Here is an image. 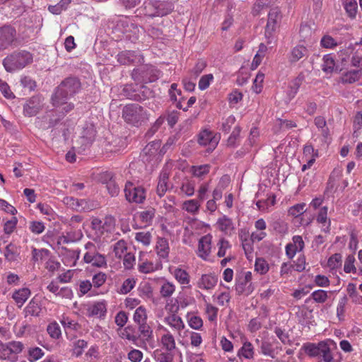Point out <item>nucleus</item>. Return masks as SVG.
<instances>
[{"label": "nucleus", "mask_w": 362, "mask_h": 362, "mask_svg": "<svg viewBox=\"0 0 362 362\" xmlns=\"http://www.w3.org/2000/svg\"><path fill=\"white\" fill-rule=\"evenodd\" d=\"M81 88V83L76 78L70 77L63 81L58 86L52 98L54 106H59L64 103V100H67L76 94Z\"/></svg>", "instance_id": "f257e3e1"}, {"label": "nucleus", "mask_w": 362, "mask_h": 362, "mask_svg": "<svg viewBox=\"0 0 362 362\" xmlns=\"http://www.w3.org/2000/svg\"><path fill=\"white\" fill-rule=\"evenodd\" d=\"M33 54L26 50L15 51L3 60V65L8 72L21 70L33 62Z\"/></svg>", "instance_id": "f03ea898"}, {"label": "nucleus", "mask_w": 362, "mask_h": 362, "mask_svg": "<svg viewBox=\"0 0 362 362\" xmlns=\"http://www.w3.org/2000/svg\"><path fill=\"white\" fill-rule=\"evenodd\" d=\"M122 117L128 124L139 127L148 119V114L141 105L129 104L123 107Z\"/></svg>", "instance_id": "7ed1b4c3"}, {"label": "nucleus", "mask_w": 362, "mask_h": 362, "mask_svg": "<svg viewBox=\"0 0 362 362\" xmlns=\"http://www.w3.org/2000/svg\"><path fill=\"white\" fill-rule=\"evenodd\" d=\"M144 14L151 18L168 15L173 10L171 3L151 0L144 3Z\"/></svg>", "instance_id": "20e7f679"}, {"label": "nucleus", "mask_w": 362, "mask_h": 362, "mask_svg": "<svg viewBox=\"0 0 362 362\" xmlns=\"http://www.w3.org/2000/svg\"><path fill=\"white\" fill-rule=\"evenodd\" d=\"M305 353L312 357H322L325 362H331L333 356L329 344L325 341L308 344L304 346Z\"/></svg>", "instance_id": "39448f33"}, {"label": "nucleus", "mask_w": 362, "mask_h": 362, "mask_svg": "<svg viewBox=\"0 0 362 362\" xmlns=\"http://www.w3.org/2000/svg\"><path fill=\"white\" fill-rule=\"evenodd\" d=\"M23 344L21 341H12L8 343H0V358L16 362L18 355L23 351Z\"/></svg>", "instance_id": "423d86ee"}, {"label": "nucleus", "mask_w": 362, "mask_h": 362, "mask_svg": "<svg viewBox=\"0 0 362 362\" xmlns=\"http://www.w3.org/2000/svg\"><path fill=\"white\" fill-rule=\"evenodd\" d=\"M126 199L130 203L141 204L146 199V190L141 186H136L132 182H127L124 186Z\"/></svg>", "instance_id": "0eeeda50"}, {"label": "nucleus", "mask_w": 362, "mask_h": 362, "mask_svg": "<svg viewBox=\"0 0 362 362\" xmlns=\"http://www.w3.org/2000/svg\"><path fill=\"white\" fill-rule=\"evenodd\" d=\"M92 229L95 235L100 238L114 230L115 226V218L112 216H107L103 220L98 218H93L91 221Z\"/></svg>", "instance_id": "6e6552de"}, {"label": "nucleus", "mask_w": 362, "mask_h": 362, "mask_svg": "<svg viewBox=\"0 0 362 362\" xmlns=\"http://www.w3.org/2000/svg\"><path fill=\"white\" fill-rule=\"evenodd\" d=\"M85 247L88 250L83 257V260L86 263L91 264L93 266L98 267L106 265L105 256L96 252L93 243L89 242L86 244Z\"/></svg>", "instance_id": "1a4fd4ad"}, {"label": "nucleus", "mask_w": 362, "mask_h": 362, "mask_svg": "<svg viewBox=\"0 0 362 362\" xmlns=\"http://www.w3.org/2000/svg\"><path fill=\"white\" fill-rule=\"evenodd\" d=\"M17 33L14 27L4 25L0 28V50L6 49L17 40Z\"/></svg>", "instance_id": "9d476101"}, {"label": "nucleus", "mask_w": 362, "mask_h": 362, "mask_svg": "<svg viewBox=\"0 0 362 362\" xmlns=\"http://www.w3.org/2000/svg\"><path fill=\"white\" fill-rule=\"evenodd\" d=\"M220 136L208 129L202 130L198 135V142L202 146H207L208 151H212L217 146Z\"/></svg>", "instance_id": "9b49d317"}, {"label": "nucleus", "mask_w": 362, "mask_h": 362, "mask_svg": "<svg viewBox=\"0 0 362 362\" xmlns=\"http://www.w3.org/2000/svg\"><path fill=\"white\" fill-rule=\"evenodd\" d=\"M42 107V100L39 95L33 96L23 105V114L27 117L37 115Z\"/></svg>", "instance_id": "f8f14e48"}, {"label": "nucleus", "mask_w": 362, "mask_h": 362, "mask_svg": "<svg viewBox=\"0 0 362 362\" xmlns=\"http://www.w3.org/2000/svg\"><path fill=\"white\" fill-rule=\"evenodd\" d=\"M117 61L124 65L130 64H139L143 62L144 59L139 52L124 51L117 55Z\"/></svg>", "instance_id": "ddd939ff"}, {"label": "nucleus", "mask_w": 362, "mask_h": 362, "mask_svg": "<svg viewBox=\"0 0 362 362\" xmlns=\"http://www.w3.org/2000/svg\"><path fill=\"white\" fill-rule=\"evenodd\" d=\"M212 236L210 234L202 236L198 243L197 255L202 259L206 260L211 251Z\"/></svg>", "instance_id": "4468645a"}, {"label": "nucleus", "mask_w": 362, "mask_h": 362, "mask_svg": "<svg viewBox=\"0 0 362 362\" xmlns=\"http://www.w3.org/2000/svg\"><path fill=\"white\" fill-rule=\"evenodd\" d=\"M47 289L49 292L52 293L55 296L61 298L71 299L74 296L71 288L68 286L60 288L59 284L54 281H51L48 284Z\"/></svg>", "instance_id": "2eb2a0df"}, {"label": "nucleus", "mask_w": 362, "mask_h": 362, "mask_svg": "<svg viewBox=\"0 0 362 362\" xmlns=\"http://www.w3.org/2000/svg\"><path fill=\"white\" fill-rule=\"evenodd\" d=\"M218 278L212 274H202L197 281V286L203 290L209 291L213 289L217 284Z\"/></svg>", "instance_id": "dca6fc26"}, {"label": "nucleus", "mask_w": 362, "mask_h": 362, "mask_svg": "<svg viewBox=\"0 0 362 362\" xmlns=\"http://www.w3.org/2000/svg\"><path fill=\"white\" fill-rule=\"evenodd\" d=\"M164 322L180 336H181V332L185 328L182 319L176 314H170L166 316L164 318Z\"/></svg>", "instance_id": "f3484780"}, {"label": "nucleus", "mask_w": 362, "mask_h": 362, "mask_svg": "<svg viewBox=\"0 0 362 362\" xmlns=\"http://www.w3.org/2000/svg\"><path fill=\"white\" fill-rule=\"evenodd\" d=\"M202 203L198 199H187L182 203L180 208L192 216H197L200 211Z\"/></svg>", "instance_id": "a211bd4d"}, {"label": "nucleus", "mask_w": 362, "mask_h": 362, "mask_svg": "<svg viewBox=\"0 0 362 362\" xmlns=\"http://www.w3.org/2000/svg\"><path fill=\"white\" fill-rule=\"evenodd\" d=\"M279 18V11L278 9L274 8L269 11L268 21L265 28V35L267 37H270L272 33L276 30Z\"/></svg>", "instance_id": "6ab92c4d"}, {"label": "nucleus", "mask_w": 362, "mask_h": 362, "mask_svg": "<svg viewBox=\"0 0 362 362\" xmlns=\"http://www.w3.org/2000/svg\"><path fill=\"white\" fill-rule=\"evenodd\" d=\"M308 49L304 45H298L295 46L290 52L288 61L291 63H296L304 57H308Z\"/></svg>", "instance_id": "aec40b11"}, {"label": "nucleus", "mask_w": 362, "mask_h": 362, "mask_svg": "<svg viewBox=\"0 0 362 362\" xmlns=\"http://www.w3.org/2000/svg\"><path fill=\"white\" fill-rule=\"evenodd\" d=\"M165 333L160 337L162 349L174 351L176 349L175 339L173 334L166 328H163Z\"/></svg>", "instance_id": "412c9836"}, {"label": "nucleus", "mask_w": 362, "mask_h": 362, "mask_svg": "<svg viewBox=\"0 0 362 362\" xmlns=\"http://www.w3.org/2000/svg\"><path fill=\"white\" fill-rule=\"evenodd\" d=\"M90 316H96L103 318L107 313V303L105 300L98 301L93 303L88 309Z\"/></svg>", "instance_id": "4be33fe9"}, {"label": "nucleus", "mask_w": 362, "mask_h": 362, "mask_svg": "<svg viewBox=\"0 0 362 362\" xmlns=\"http://www.w3.org/2000/svg\"><path fill=\"white\" fill-rule=\"evenodd\" d=\"M362 77L361 69H353L344 72L340 78L342 83L351 84L358 81Z\"/></svg>", "instance_id": "5701e85b"}, {"label": "nucleus", "mask_w": 362, "mask_h": 362, "mask_svg": "<svg viewBox=\"0 0 362 362\" xmlns=\"http://www.w3.org/2000/svg\"><path fill=\"white\" fill-rule=\"evenodd\" d=\"M156 250L160 258L166 259L168 257L170 247L168 241L164 238H159L156 242Z\"/></svg>", "instance_id": "b1692460"}, {"label": "nucleus", "mask_w": 362, "mask_h": 362, "mask_svg": "<svg viewBox=\"0 0 362 362\" xmlns=\"http://www.w3.org/2000/svg\"><path fill=\"white\" fill-rule=\"evenodd\" d=\"M328 208L327 206L321 207L317 214L316 221L317 223H321L322 226L325 227L323 230L326 233L329 231L331 221L327 217Z\"/></svg>", "instance_id": "393cba45"}, {"label": "nucleus", "mask_w": 362, "mask_h": 362, "mask_svg": "<svg viewBox=\"0 0 362 362\" xmlns=\"http://www.w3.org/2000/svg\"><path fill=\"white\" fill-rule=\"evenodd\" d=\"M158 269L159 266L158 264H155L152 262L148 261L147 259H143L141 257V254L140 255L138 264V270L139 272L143 274H148L153 272Z\"/></svg>", "instance_id": "a878e982"}, {"label": "nucleus", "mask_w": 362, "mask_h": 362, "mask_svg": "<svg viewBox=\"0 0 362 362\" xmlns=\"http://www.w3.org/2000/svg\"><path fill=\"white\" fill-rule=\"evenodd\" d=\"M322 70L325 74H332L337 70L334 57L331 54H325L322 58Z\"/></svg>", "instance_id": "bb28decb"}, {"label": "nucleus", "mask_w": 362, "mask_h": 362, "mask_svg": "<svg viewBox=\"0 0 362 362\" xmlns=\"http://www.w3.org/2000/svg\"><path fill=\"white\" fill-rule=\"evenodd\" d=\"M64 203L69 207L76 211H82L86 209V202L84 199H77L72 197H66L63 199Z\"/></svg>", "instance_id": "cd10ccee"}, {"label": "nucleus", "mask_w": 362, "mask_h": 362, "mask_svg": "<svg viewBox=\"0 0 362 362\" xmlns=\"http://www.w3.org/2000/svg\"><path fill=\"white\" fill-rule=\"evenodd\" d=\"M4 255L8 262H16L20 257V250L16 245L10 243L6 247Z\"/></svg>", "instance_id": "c85d7f7f"}, {"label": "nucleus", "mask_w": 362, "mask_h": 362, "mask_svg": "<svg viewBox=\"0 0 362 362\" xmlns=\"http://www.w3.org/2000/svg\"><path fill=\"white\" fill-rule=\"evenodd\" d=\"M217 225L219 230L226 235H230L234 230V226L232 220L226 216H223L218 218Z\"/></svg>", "instance_id": "c756f323"}, {"label": "nucleus", "mask_w": 362, "mask_h": 362, "mask_svg": "<svg viewBox=\"0 0 362 362\" xmlns=\"http://www.w3.org/2000/svg\"><path fill=\"white\" fill-rule=\"evenodd\" d=\"M88 347V341L84 339H76L71 344V355L76 358L81 356L83 351Z\"/></svg>", "instance_id": "7c9ffc66"}, {"label": "nucleus", "mask_w": 362, "mask_h": 362, "mask_svg": "<svg viewBox=\"0 0 362 362\" xmlns=\"http://www.w3.org/2000/svg\"><path fill=\"white\" fill-rule=\"evenodd\" d=\"M30 295V291L28 288H23L16 291L12 298L15 302L18 305V307H21L24 303L28 300Z\"/></svg>", "instance_id": "2f4dec72"}, {"label": "nucleus", "mask_w": 362, "mask_h": 362, "mask_svg": "<svg viewBox=\"0 0 362 362\" xmlns=\"http://www.w3.org/2000/svg\"><path fill=\"white\" fill-rule=\"evenodd\" d=\"M154 355L157 362H173L175 356L174 351L164 349H157Z\"/></svg>", "instance_id": "473e14b6"}, {"label": "nucleus", "mask_w": 362, "mask_h": 362, "mask_svg": "<svg viewBox=\"0 0 362 362\" xmlns=\"http://www.w3.org/2000/svg\"><path fill=\"white\" fill-rule=\"evenodd\" d=\"M175 291V286L173 283L168 281H164L161 283L160 287V294L163 298H170Z\"/></svg>", "instance_id": "72a5a7b5"}, {"label": "nucleus", "mask_w": 362, "mask_h": 362, "mask_svg": "<svg viewBox=\"0 0 362 362\" xmlns=\"http://www.w3.org/2000/svg\"><path fill=\"white\" fill-rule=\"evenodd\" d=\"M140 333L139 337L144 341H149L153 337V329L151 326L146 322L137 325Z\"/></svg>", "instance_id": "f704fd0d"}, {"label": "nucleus", "mask_w": 362, "mask_h": 362, "mask_svg": "<svg viewBox=\"0 0 362 362\" xmlns=\"http://www.w3.org/2000/svg\"><path fill=\"white\" fill-rule=\"evenodd\" d=\"M168 177V174L166 172H163L159 177L156 192L158 195L160 197H163L167 191Z\"/></svg>", "instance_id": "c9c22d12"}, {"label": "nucleus", "mask_w": 362, "mask_h": 362, "mask_svg": "<svg viewBox=\"0 0 362 362\" xmlns=\"http://www.w3.org/2000/svg\"><path fill=\"white\" fill-rule=\"evenodd\" d=\"M138 90L137 84H127L122 88V95L130 100H137L139 97L136 96Z\"/></svg>", "instance_id": "e433bc0d"}, {"label": "nucleus", "mask_w": 362, "mask_h": 362, "mask_svg": "<svg viewBox=\"0 0 362 362\" xmlns=\"http://www.w3.org/2000/svg\"><path fill=\"white\" fill-rule=\"evenodd\" d=\"M195 192V183L193 181L187 180L182 182L180 187V194L187 197H192Z\"/></svg>", "instance_id": "4c0bfd02"}, {"label": "nucleus", "mask_w": 362, "mask_h": 362, "mask_svg": "<svg viewBox=\"0 0 362 362\" xmlns=\"http://www.w3.org/2000/svg\"><path fill=\"white\" fill-rule=\"evenodd\" d=\"M173 276L175 279L182 285H187L190 281V276L188 272L181 268H176L174 270Z\"/></svg>", "instance_id": "58836bf2"}, {"label": "nucleus", "mask_w": 362, "mask_h": 362, "mask_svg": "<svg viewBox=\"0 0 362 362\" xmlns=\"http://www.w3.org/2000/svg\"><path fill=\"white\" fill-rule=\"evenodd\" d=\"M40 310L39 303L34 300H31L24 309L25 316H38Z\"/></svg>", "instance_id": "ea45409f"}, {"label": "nucleus", "mask_w": 362, "mask_h": 362, "mask_svg": "<svg viewBox=\"0 0 362 362\" xmlns=\"http://www.w3.org/2000/svg\"><path fill=\"white\" fill-rule=\"evenodd\" d=\"M238 355L240 358H245L250 359L254 356V349L250 342L246 341L243 344V346L239 349Z\"/></svg>", "instance_id": "a19ab883"}, {"label": "nucleus", "mask_w": 362, "mask_h": 362, "mask_svg": "<svg viewBox=\"0 0 362 362\" xmlns=\"http://www.w3.org/2000/svg\"><path fill=\"white\" fill-rule=\"evenodd\" d=\"M47 332L53 339H59L62 337V331L59 324L54 321L47 327Z\"/></svg>", "instance_id": "79ce46f5"}, {"label": "nucleus", "mask_w": 362, "mask_h": 362, "mask_svg": "<svg viewBox=\"0 0 362 362\" xmlns=\"http://www.w3.org/2000/svg\"><path fill=\"white\" fill-rule=\"evenodd\" d=\"M60 322L66 329L78 331L81 328V325L76 321L67 316H62Z\"/></svg>", "instance_id": "37998d69"}, {"label": "nucleus", "mask_w": 362, "mask_h": 362, "mask_svg": "<svg viewBox=\"0 0 362 362\" xmlns=\"http://www.w3.org/2000/svg\"><path fill=\"white\" fill-rule=\"evenodd\" d=\"M133 320L136 325L147 322V313L144 307L137 308L134 313Z\"/></svg>", "instance_id": "c03bdc74"}, {"label": "nucleus", "mask_w": 362, "mask_h": 362, "mask_svg": "<svg viewBox=\"0 0 362 362\" xmlns=\"http://www.w3.org/2000/svg\"><path fill=\"white\" fill-rule=\"evenodd\" d=\"M344 7L351 18H354L357 13V2L356 0H345Z\"/></svg>", "instance_id": "a18cd8bd"}, {"label": "nucleus", "mask_w": 362, "mask_h": 362, "mask_svg": "<svg viewBox=\"0 0 362 362\" xmlns=\"http://www.w3.org/2000/svg\"><path fill=\"white\" fill-rule=\"evenodd\" d=\"M106 178H108L110 180L107 182L106 187L109 192V194L112 197H115L119 194V187L117 185V183L112 180V176L109 173H106L104 175Z\"/></svg>", "instance_id": "49530a36"}, {"label": "nucleus", "mask_w": 362, "mask_h": 362, "mask_svg": "<svg viewBox=\"0 0 362 362\" xmlns=\"http://www.w3.org/2000/svg\"><path fill=\"white\" fill-rule=\"evenodd\" d=\"M135 285L136 280L134 278H128L123 281L118 290V293L120 294H127L134 288Z\"/></svg>", "instance_id": "de8ad7c7"}, {"label": "nucleus", "mask_w": 362, "mask_h": 362, "mask_svg": "<svg viewBox=\"0 0 362 362\" xmlns=\"http://www.w3.org/2000/svg\"><path fill=\"white\" fill-rule=\"evenodd\" d=\"M210 170V165L205 164L197 166L192 167V173L194 177H202L203 176L207 175Z\"/></svg>", "instance_id": "09e8293b"}, {"label": "nucleus", "mask_w": 362, "mask_h": 362, "mask_svg": "<svg viewBox=\"0 0 362 362\" xmlns=\"http://www.w3.org/2000/svg\"><path fill=\"white\" fill-rule=\"evenodd\" d=\"M302 81L303 77L298 76L291 82V84L290 85L289 90L288 92V95L290 100H291L296 96L300 86L302 84Z\"/></svg>", "instance_id": "8fccbe9b"}, {"label": "nucleus", "mask_w": 362, "mask_h": 362, "mask_svg": "<svg viewBox=\"0 0 362 362\" xmlns=\"http://www.w3.org/2000/svg\"><path fill=\"white\" fill-rule=\"evenodd\" d=\"M83 237V233L80 230H77L75 231H67L66 233V235L63 236L64 238V243H71V242H76Z\"/></svg>", "instance_id": "3c124183"}, {"label": "nucleus", "mask_w": 362, "mask_h": 362, "mask_svg": "<svg viewBox=\"0 0 362 362\" xmlns=\"http://www.w3.org/2000/svg\"><path fill=\"white\" fill-rule=\"evenodd\" d=\"M127 243L123 240H120L115 244L113 251L117 257L122 258L125 255L124 253L127 252Z\"/></svg>", "instance_id": "603ef678"}, {"label": "nucleus", "mask_w": 362, "mask_h": 362, "mask_svg": "<svg viewBox=\"0 0 362 362\" xmlns=\"http://www.w3.org/2000/svg\"><path fill=\"white\" fill-rule=\"evenodd\" d=\"M269 264L263 258H257L255 264V269L260 274H265L269 271Z\"/></svg>", "instance_id": "864d4df0"}, {"label": "nucleus", "mask_w": 362, "mask_h": 362, "mask_svg": "<svg viewBox=\"0 0 362 362\" xmlns=\"http://www.w3.org/2000/svg\"><path fill=\"white\" fill-rule=\"evenodd\" d=\"M305 204L300 203L289 208L288 214L293 217H298L305 211Z\"/></svg>", "instance_id": "5fc2aeb1"}, {"label": "nucleus", "mask_w": 362, "mask_h": 362, "mask_svg": "<svg viewBox=\"0 0 362 362\" xmlns=\"http://www.w3.org/2000/svg\"><path fill=\"white\" fill-rule=\"evenodd\" d=\"M348 299L346 296H343L339 300L337 308V316L339 320H344L345 308L347 304Z\"/></svg>", "instance_id": "6e6d98bb"}, {"label": "nucleus", "mask_w": 362, "mask_h": 362, "mask_svg": "<svg viewBox=\"0 0 362 362\" xmlns=\"http://www.w3.org/2000/svg\"><path fill=\"white\" fill-rule=\"evenodd\" d=\"M152 95V91L150 88L144 85L138 86L136 96L139 97L136 100H144Z\"/></svg>", "instance_id": "4d7b16f0"}, {"label": "nucleus", "mask_w": 362, "mask_h": 362, "mask_svg": "<svg viewBox=\"0 0 362 362\" xmlns=\"http://www.w3.org/2000/svg\"><path fill=\"white\" fill-rule=\"evenodd\" d=\"M355 262V257L354 255H350L347 256V257L345 259L344 266V271L346 273H356V267L354 264Z\"/></svg>", "instance_id": "13d9d810"}, {"label": "nucleus", "mask_w": 362, "mask_h": 362, "mask_svg": "<svg viewBox=\"0 0 362 362\" xmlns=\"http://www.w3.org/2000/svg\"><path fill=\"white\" fill-rule=\"evenodd\" d=\"M206 62L203 59H199L195 64L194 66L191 69L190 73L192 76L197 78L206 67Z\"/></svg>", "instance_id": "bf43d9fd"}, {"label": "nucleus", "mask_w": 362, "mask_h": 362, "mask_svg": "<svg viewBox=\"0 0 362 362\" xmlns=\"http://www.w3.org/2000/svg\"><path fill=\"white\" fill-rule=\"evenodd\" d=\"M341 265V255L339 253H335L332 255L327 262V266L331 269H334L340 267Z\"/></svg>", "instance_id": "052dcab7"}, {"label": "nucleus", "mask_w": 362, "mask_h": 362, "mask_svg": "<svg viewBox=\"0 0 362 362\" xmlns=\"http://www.w3.org/2000/svg\"><path fill=\"white\" fill-rule=\"evenodd\" d=\"M214 80V76L212 74H205L199 79L198 87L201 90H206L209 88L211 83Z\"/></svg>", "instance_id": "680f3d73"}, {"label": "nucleus", "mask_w": 362, "mask_h": 362, "mask_svg": "<svg viewBox=\"0 0 362 362\" xmlns=\"http://www.w3.org/2000/svg\"><path fill=\"white\" fill-rule=\"evenodd\" d=\"M155 216V209H148L139 213V218L142 222L145 223H151L153 218Z\"/></svg>", "instance_id": "e2e57ef3"}, {"label": "nucleus", "mask_w": 362, "mask_h": 362, "mask_svg": "<svg viewBox=\"0 0 362 362\" xmlns=\"http://www.w3.org/2000/svg\"><path fill=\"white\" fill-rule=\"evenodd\" d=\"M217 246L218 247L217 255L219 257H224L226 254L227 250L231 247L230 243L224 238L219 240Z\"/></svg>", "instance_id": "0e129e2a"}, {"label": "nucleus", "mask_w": 362, "mask_h": 362, "mask_svg": "<svg viewBox=\"0 0 362 362\" xmlns=\"http://www.w3.org/2000/svg\"><path fill=\"white\" fill-rule=\"evenodd\" d=\"M135 239L144 245L148 246L151 241V234L149 232H139L136 233Z\"/></svg>", "instance_id": "69168bd1"}, {"label": "nucleus", "mask_w": 362, "mask_h": 362, "mask_svg": "<svg viewBox=\"0 0 362 362\" xmlns=\"http://www.w3.org/2000/svg\"><path fill=\"white\" fill-rule=\"evenodd\" d=\"M49 254V250L47 249H36L35 247L32 250V259L34 262L42 261Z\"/></svg>", "instance_id": "338daca9"}, {"label": "nucleus", "mask_w": 362, "mask_h": 362, "mask_svg": "<svg viewBox=\"0 0 362 362\" xmlns=\"http://www.w3.org/2000/svg\"><path fill=\"white\" fill-rule=\"evenodd\" d=\"M311 296L313 299L318 303H323L328 298L327 292L324 290L315 291L312 293Z\"/></svg>", "instance_id": "774afa93"}]
</instances>
